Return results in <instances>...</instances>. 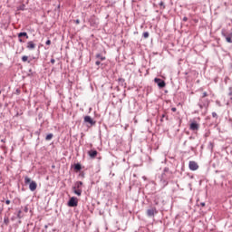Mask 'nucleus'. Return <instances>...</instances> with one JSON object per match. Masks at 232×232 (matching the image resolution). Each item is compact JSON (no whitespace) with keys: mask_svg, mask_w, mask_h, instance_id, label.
I'll list each match as a JSON object with an SVG mask.
<instances>
[{"mask_svg":"<svg viewBox=\"0 0 232 232\" xmlns=\"http://www.w3.org/2000/svg\"><path fill=\"white\" fill-rule=\"evenodd\" d=\"M173 175V172L169 170V168L165 167L163 169L162 174L160 175V182L164 188L168 186L169 179H171V176Z\"/></svg>","mask_w":232,"mask_h":232,"instance_id":"nucleus-1","label":"nucleus"},{"mask_svg":"<svg viewBox=\"0 0 232 232\" xmlns=\"http://www.w3.org/2000/svg\"><path fill=\"white\" fill-rule=\"evenodd\" d=\"M24 184H29L30 191H35V189H37V183L35 181H32V179L27 176L24 178Z\"/></svg>","mask_w":232,"mask_h":232,"instance_id":"nucleus-2","label":"nucleus"},{"mask_svg":"<svg viewBox=\"0 0 232 232\" xmlns=\"http://www.w3.org/2000/svg\"><path fill=\"white\" fill-rule=\"evenodd\" d=\"M83 122L88 128H92V126H95V124H97V121L92 119L91 116H84Z\"/></svg>","mask_w":232,"mask_h":232,"instance_id":"nucleus-3","label":"nucleus"},{"mask_svg":"<svg viewBox=\"0 0 232 232\" xmlns=\"http://www.w3.org/2000/svg\"><path fill=\"white\" fill-rule=\"evenodd\" d=\"M67 206L69 208H77V206H79V199L76 197L70 198L69 201L67 202Z\"/></svg>","mask_w":232,"mask_h":232,"instance_id":"nucleus-4","label":"nucleus"},{"mask_svg":"<svg viewBox=\"0 0 232 232\" xmlns=\"http://www.w3.org/2000/svg\"><path fill=\"white\" fill-rule=\"evenodd\" d=\"M221 35L225 37L227 43L232 44V32L228 33L226 29H222Z\"/></svg>","mask_w":232,"mask_h":232,"instance_id":"nucleus-5","label":"nucleus"},{"mask_svg":"<svg viewBox=\"0 0 232 232\" xmlns=\"http://www.w3.org/2000/svg\"><path fill=\"white\" fill-rule=\"evenodd\" d=\"M154 82L157 84L160 90L166 88V82L160 78H154Z\"/></svg>","mask_w":232,"mask_h":232,"instance_id":"nucleus-6","label":"nucleus"},{"mask_svg":"<svg viewBox=\"0 0 232 232\" xmlns=\"http://www.w3.org/2000/svg\"><path fill=\"white\" fill-rule=\"evenodd\" d=\"M189 140H194V142L190 143V150L191 151H195V150H197L198 146V141L197 140H195V137L190 136Z\"/></svg>","mask_w":232,"mask_h":232,"instance_id":"nucleus-7","label":"nucleus"},{"mask_svg":"<svg viewBox=\"0 0 232 232\" xmlns=\"http://www.w3.org/2000/svg\"><path fill=\"white\" fill-rule=\"evenodd\" d=\"M188 168L191 171H197L198 169V164L196 161H189Z\"/></svg>","mask_w":232,"mask_h":232,"instance_id":"nucleus-8","label":"nucleus"},{"mask_svg":"<svg viewBox=\"0 0 232 232\" xmlns=\"http://www.w3.org/2000/svg\"><path fill=\"white\" fill-rule=\"evenodd\" d=\"M200 128V125L197 121H192L190 123L189 129L192 131H198V129Z\"/></svg>","mask_w":232,"mask_h":232,"instance_id":"nucleus-9","label":"nucleus"},{"mask_svg":"<svg viewBox=\"0 0 232 232\" xmlns=\"http://www.w3.org/2000/svg\"><path fill=\"white\" fill-rule=\"evenodd\" d=\"M159 211H157L156 208H151L147 210V216L148 217H155Z\"/></svg>","mask_w":232,"mask_h":232,"instance_id":"nucleus-10","label":"nucleus"},{"mask_svg":"<svg viewBox=\"0 0 232 232\" xmlns=\"http://www.w3.org/2000/svg\"><path fill=\"white\" fill-rule=\"evenodd\" d=\"M98 154L99 152L95 150H91L88 151V155L91 159H95V157H97Z\"/></svg>","mask_w":232,"mask_h":232,"instance_id":"nucleus-11","label":"nucleus"},{"mask_svg":"<svg viewBox=\"0 0 232 232\" xmlns=\"http://www.w3.org/2000/svg\"><path fill=\"white\" fill-rule=\"evenodd\" d=\"M27 50H35V44L34 41H29L26 46Z\"/></svg>","mask_w":232,"mask_h":232,"instance_id":"nucleus-12","label":"nucleus"},{"mask_svg":"<svg viewBox=\"0 0 232 232\" xmlns=\"http://www.w3.org/2000/svg\"><path fill=\"white\" fill-rule=\"evenodd\" d=\"M82 181H76L72 189H81V188H82Z\"/></svg>","mask_w":232,"mask_h":232,"instance_id":"nucleus-13","label":"nucleus"},{"mask_svg":"<svg viewBox=\"0 0 232 232\" xmlns=\"http://www.w3.org/2000/svg\"><path fill=\"white\" fill-rule=\"evenodd\" d=\"M73 169L74 171H81V169H82V165H81V163H76L73 165Z\"/></svg>","mask_w":232,"mask_h":232,"instance_id":"nucleus-14","label":"nucleus"},{"mask_svg":"<svg viewBox=\"0 0 232 232\" xmlns=\"http://www.w3.org/2000/svg\"><path fill=\"white\" fill-rule=\"evenodd\" d=\"M73 194L77 195V197H81L82 195V189L81 188H72Z\"/></svg>","mask_w":232,"mask_h":232,"instance_id":"nucleus-15","label":"nucleus"},{"mask_svg":"<svg viewBox=\"0 0 232 232\" xmlns=\"http://www.w3.org/2000/svg\"><path fill=\"white\" fill-rule=\"evenodd\" d=\"M95 64H96V66H100V68H102V70L106 67V64L101 63V60H97V61L95 62Z\"/></svg>","mask_w":232,"mask_h":232,"instance_id":"nucleus-16","label":"nucleus"},{"mask_svg":"<svg viewBox=\"0 0 232 232\" xmlns=\"http://www.w3.org/2000/svg\"><path fill=\"white\" fill-rule=\"evenodd\" d=\"M95 57L98 61H106V56H102L101 53H97Z\"/></svg>","mask_w":232,"mask_h":232,"instance_id":"nucleus-17","label":"nucleus"},{"mask_svg":"<svg viewBox=\"0 0 232 232\" xmlns=\"http://www.w3.org/2000/svg\"><path fill=\"white\" fill-rule=\"evenodd\" d=\"M25 37V39H28V33L26 32H21L18 34V38Z\"/></svg>","mask_w":232,"mask_h":232,"instance_id":"nucleus-18","label":"nucleus"},{"mask_svg":"<svg viewBox=\"0 0 232 232\" xmlns=\"http://www.w3.org/2000/svg\"><path fill=\"white\" fill-rule=\"evenodd\" d=\"M25 8H26V5L22 4V5H20L17 7V10L24 12V10H25Z\"/></svg>","mask_w":232,"mask_h":232,"instance_id":"nucleus-19","label":"nucleus"},{"mask_svg":"<svg viewBox=\"0 0 232 232\" xmlns=\"http://www.w3.org/2000/svg\"><path fill=\"white\" fill-rule=\"evenodd\" d=\"M22 61L23 63H26V62H28L29 63H32V60H28V56L26 55L22 56Z\"/></svg>","mask_w":232,"mask_h":232,"instance_id":"nucleus-20","label":"nucleus"},{"mask_svg":"<svg viewBox=\"0 0 232 232\" xmlns=\"http://www.w3.org/2000/svg\"><path fill=\"white\" fill-rule=\"evenodd\" d=\"M198 106L200 110H202L203 108L208 109V106H209V103H198Z\"/></svg>","mask_w":232,"mask_h":232,"instance_id":"nucleus-21","label":"nucleus"},{"mask_svg":"<svg viewBox=\"0 0 232 232\" xmlns=\"http://www.w3.org/2000/svg\"><path fill=\"white\" fill-rule=\"evenodd\" d=\"M52 139H53V133H49L45 137V140H52Z\"/></svg>","mask_w":232,"mask_h":232,"instance_id":"nucleus-22","label":"nucleus"},{"mask_svg":"<svg viewBox=\"0 0 232 232\" xmlns=\"http://www.w3.org/2000/svg\"><path fill=\"white\" fill-rule=\"evenodd\" d=\"M118 82H120L121 86H124V82H126V80H124V78H119Z\"/></svg>","mask_w":232,"mask_h":232,"instance_id":"nucleus-23","label":"nucleus"},{"mask_svg":"<svg viewBox=\"0 0 232 232\" xmlns=\"http://www.w3.org/2000/svg\"><path fill=\"white\" fill-rule=\"evenodd\" d=\"M142 37H143L144 39H148V37H150V33H149V32H144V33L142 34Z\"/></svg>","mask_w":232,"mask_h":232,"instance_id":"nucleus-24","label":"nucleus"},{"mask_svg":"<svg viewBox=\"0 0 232 232\" xmlns=\"http://www.w3.org/2000/svg\"><path fill=\"white\" fill-rule=\"evenodd\" d=\"M4 224H5V226H8V224H10V219L8 218H4Z\"/></svg>","mask_w":232,"mask_h":232,"instance_id":"nucleus-25","label":"nucleus"},{"mask_svg":"<svg viewBox=\"0 0 232 232\" xmlns=\"http://www.w3.org/2000/svg\"><path fill=\"white\" fill-rule=\"evenodd\" d=\"M21 213H23V211L19 210L17 213V218H23V215H21Z\"/></svg>","mask_w":232,"mask_h":232,"instance_id":"nucleus-26","label":"nucleus"},{"mask_svg":"<svg viewBox=\"0 0 232 232\" xmlns=\"http://www.w3.org/2000/svg\"><path fill=\"white\" fill-rule=\"evenodd\" d=\"M160 6L162 8V10H164V8H166V5H164V2H160Z\"/></svg>","mask_w":232,"mask_h":232,"instance_id":"nucleus-27","label":"nucleus"},{"mask_svg":"<svg viewBox=\"0 0 232 232\" xmlns=\"http://www.w3.org/2000/svg\"><path fill=\"white\" fill-rule=\"evenodd\" d=\"M212 117H214V119H218L217 112H212Z\"/></svg>","mask_w":232,"mask_h":232,"instance_id":"nucleus-28","label":"nucleus"},{"mask_svg":"<svg viewBox=\"0 0 232 232\" xmlns=\"http://www.w3.org/2000/svg\"><path fill=\"white\" fill-rule=\"evenodd\" d=\"M34 135H37L39 137V135H41V129H39L38 130H36L34 132Z\"/></svg>","mask_w":232,"mask_h":232,"instance_id":"nucleus-29","label":"nucleus"},{"mask_svg":"<svg viewBox=\"0 0 232 232\" xmlns=\"http://www.w3.org/2000/svg\"><path fill=\"white\" fill-rule=\"evenodd\" d=\"M45 44H47V46H50V44H52V41H51V40H47V41L45 42Z\"/></svg>","mask_w":232,"mask_h":232,"instance_id":"nucleus-30","label":"nucleus"},{"mask_svg":"<svg viewBox=\"0 0 232 232\" xmlns=\"http://www.w3.org/2000/svg\"><path fill=\"white\" fill-rule=\"evenodd\" d=\"M74 23H75L76 24H81V20L76 19V20H74Z\"/></svg>","mask_w":232,"mask_h":232,"instance_id":"nucleus-31","label":"nucleus"},{"mask_svg":"<svg viewBox=\"0 0 232 232\" xmlns=\"http://www.w3.org/2000/svg\"><path fill=\"white\" fill-rule=\"evenodd\" d=\"M24 213H28V206H25L24 208Z\"/></svg>","mask_w":232,"mask_h":232,"instance_id":"nucleus-32","label":"nucleus"},{"mask_svg":"<svg viewBox=\"0 0 232 232\" xmlns=\"http://www.w3.org/2000/svg\"><path fill=\"white\" fill-rule=\"evenodd\" d=\"M11 202H12V201H10V199L5 200V204H6L7 206L10 205Z\"/></svg>","mask_w":232,"mask_h":232,"instance_id":"nucleus-33","label":"nucleus"},{"mask_svg":"<svg viewBox=\"0 0 232 232\" xmlns=\"http://www.w3.org/2000/svg\"><path fill=\"white\" fill-rule=\"evenodd\" d=\"M204 97H208V92H203L202 98L204 99Z\"/></svg>","mask_w":232,"mask_h":232,"instance_id":"nucleus-34","label":"nucleus"},{"mask_svg":"<svg viewBox=\"0 0 232 232\" xmlns=\"http://www.w3.org/2000/svg\"><path fill=\"white\" fill-rule=\"evenodd\" d=\"M164 117H166V114H162L161 119H160V121H161V122H163V121H164V120H163V119H164Z\"/></svg>","mask_w":232,"mask_h":232,"instance_id":"nucleus-35","label":"nucleus"},{"mask_svg":"<svg viewBox=\"0 0 232 232\" xmlns=\"http://www.w3.org/2000/svg\"><path fill=\"white\" fill-rule=\"evenodd\" d=\"M51 63H52V64H55V59H51Z\"/></svg>","mask_w":232,"mask_h":232,"instance_id":"nucleus-36","label":"nucleus"},{"mask_svg":"<svg viewBox=\"0 0 232 232\" xmlns=\"http://www.w3.org/2000/svg\"><path fill=\"white\" fill-rule=\"evenodd\" d=\"M229 91H230V92H229L228 95L231 96V95H232V87H229Z\"/></svg>","mask_w":232,"mask_h":232,"instance_id":"nucleus-37","label":"nucleus"},{"mask_svg":"<svg viewBox=\"0 0 232 232\" xmlns=\"http://www.w3.org/2000/svg\"><path fill=\"white\" fill-rule=\"evenodd\" d=\"M171 111H177V108L172 107V108H171Z\"/></svg>","mask_w":232,"mask_h":232,"instance_id":"nucleus-38","label":"nucleus"},{"mask_svg":"<svg viewBox=\"0 0 232 232\" xmlns=\"http://www.w3.org/2000/svg\"><path fill=\"white\" fill-rule=\"evenodd\" d=\"M200 206H201L202 208H204V207L206 206V203L201 202V203H200Z\"/></svg>","mask_w":232,"mask_h":232,"instance_id":"nucleus-39","label":"nucleus"},{"mask_svg":"<svg viewBox=\"0 0 232 232\" xmlns=\"http://www.w3.org/2000/svg\"><path fill=\"white\" fill-rule=\"evenodd\" d=\"M80 176H82V178L84 179V172H82Z\"/></svg>","mask_w":232,"mask_h":232,"instance_id":"nucleus-40","label":"nucleus"},{"mask_svg":"<svg viewBox=\"0 0 232 232\" xmlns=\"http://www.w3.org/2000/svg\"><path fill=\"white\" fill-rule=\"evenodd\" d=\"M183 21H184V22L188 21V17L184 16V17H183Z\"/></svg>","mask_w":232,"mask_h":232,"instance_id":"nucleus-41","label":"nucleus"},{"mask_svg":"<svg viewBox=\"0 0 232 232\" xmlns=\"http://www.w3.org/2000/svg\"><path fill=\"white\" fill-rule=\"evenodd\" d=\"M19 39V43H24V41H23L22 38H18Z\"/></svg>","mask_w":232,"mask_h":232,"instance_id":"nucleus-42","label":"nucleus"},{"mask_svg":"<svg viewBox=\"0 0 232 232\" xmlns=\"http://www.w3.org/2000/svg\"><path fill=\"white\" fill-rule=\"evenodd\" d=\"M60 8H61V5H58L57 7H56V9H57V10H60Z\"/></svg>","mask_w":232,"mask_h":232,"instance_id":"nucleus-43","label":"nucleus"},{"mask_svg":"<svg viewBox=\"0 0 232 232\" xmlns=\"http://www.w3.org/2000/svg\"><path fill=\"white\" fill-rule=\"evenodd\" d=\"M16 93H21V90L16 89Z\"/></svg>","mask_w":232,"mask_h":232,"instance_id":"nucleus-44","label":"nucleus"},{"mask_svg":"<svg viewBox=\"0 0 232 232\" xmlns=\"http://www.w3.org/2000/svg\"><path fill=\"white\" fill-rule=\"evenodd\" d=\"M186 144H188V140L184 141L183 146H186Z\"/></svg>","mask_w":232,"mask_h":232,"instance_id":"nucleus-45","label":"nucleus"},{"mask_svg":"<svg viewBox=\"0 0 232 232\" xmlns=\"http://www.w3.org/2000/svg\"><path fill=\"white\" fill-rule=\"evenodd\" d=\"M44 228H45V229H48V225H45V226H44Z\"/></svg>","mask_w":232,"mask_h":232,"instance_id":"nucleus-46","label":"nucleus"},{"mask_svg":"<svg viewBox=\"0 0 232 232\" xmlns=\"http://www.w3.org/2000/svg\"><path fill=\"white\" fill-rule=\"evenodd\" d=\"M0 213H3V208H0Z\"/></svg>","mask_w":232,"mask_h":232,"instance_id":"nucleus-47","label":"nucleus"},{"mask_svg":"<svg viewBox=\"0 0 232 232\" xmlns=\"http://www.w3.org/2000/svg\"><path fill=\"white\" fill-rule=\"evenodd\" d=\"M11 220H14V218H12Z\"/></svg>","mask_w":232,"mask_h":232,"instance_id":"nucleus-48","label":"nucleus"},{"mask_svg":"<svg viewBox=\"0 0 232 232\" xmlns=\"http://www.w3.org/2000/svg\"><path fill=\"white\" fill-rule=\"evenodd\" d=\"M165 93H168V91H165Z\"/></svg>","mask_w":232,"mask_h":232,"instance_id":"nucleus-49","label":"nucleus"},{"mask_svg":"<svg viewBox=\"0 0 232 232\" xmlns=\"http://www.w3.org/2000/svg\"><path fill=\"white\" fill-rule=\"evenodd\" d=\"M167 121H168V117H166Z\"/></svg>","mask_w":232,"mask_h":232,"instance_id":"nucleus-50","label":"nucleus"},{"mask_svg":"<svg viewBox=\"0 0 232 232\" xmlns=\"http://www.w3.org/2000/svg\"><path fill=\"white\" fill-rule=\"evenodd\" d=\"M0 95H1V91H0Z\"/></svg>","mask_w":232,"mask_h":232,"instance_id":"nucleus-51","label":"nucleus"}]
</instances>
